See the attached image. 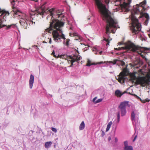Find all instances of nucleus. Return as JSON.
Wrapping results in <instances>:
<instances>
[{"mask_svg": "<svg viewBox=\"0 0 150 150\" xmlns=\"http://www.w3.org/2000/svg\"><path fill=\"white\" fill-rule=\"evenodd\" d=\"M51 97H52V95H51Z\"/></svg>", "mask_w": 150, "mask_h": 150, "instance_id": "5fc2aeb1", "label": "nucleus"}, {"mask_svg": "<svg viewBox=\"0 0 150 150\" xmlns=\"http://www.w3.org/2000/svg\"><path fill=\"white\" fill-rule=\"evenodd\" d=\"M85 125L83 121L82 122L79 127V129L80 130H82L85 127Z\"/></svg>", "mask_w": 150, "mask_h": 150, "instance_id": "2eb2a0df", "label": "nucleus"}, {"mask_svg": "<svg viewBox=\"0 0 150 150\" xmlns=\"http://www.w3.org/2000/svg\"><path fill=\"white\" fill-rule=\"evenodd\" d=\"M94 0L101 17L106 23L105 29L107 38H104V40L107 42L106 46H108L109 45L110 41L112 40L109 35V33H115V32L114 31V29L119 28L120 27L118 25L117 20L112 17L111 13L101 1L100 0ZM104 0L106 4H108L110 1V0Z\"/></svg>", "mask_w": 150, "mask_h": 150, "instance_id": "f257e3e1", "label": "nucleus"}, {"mask_svg": "<svg viewBox=\"0 0 150 150\" xmlns=\"http://www.w3.org/2000/svg\"><path fill=\"white\" fill-rule=\"evenodd\" d=\"M111 53H112L113 54H117L116 53H115L114 52H111Z\"/></svg>", "mask_w": 150, "mask_h": 150, "instance_id": "79ce46f5", "label": "nucleus"}, {"mask_svg": "<svg viewBox=\"0 0 150 150\" xmlns=\"http://www.w3.org/2000/svg\"><path fill=\"white\" fill-rule=\"evenodd\" d=\"M144 40H146V39H144Z\"/></svg>", "mask_w": 150, "mask_h": 150, "instance_id": "8fccbe9b", "label": "nucleus"}, {"mask_svg": "<svg viewBox=\"0 0 150 150\" xmlns=\"http://www.w3.org/2000/svg\"><path fill=\"white\" fill-rule=\"evenodd\" d=\"M52 144L51 142H48L45 143V148H48L50 147Z\"/></svg>", "mask_w": 150, "mask_h": 150, "instance_id": "dca6fc26", "label": "nucleus"}, {"mask_svg": "<svg viewBox=\"0 0 150 150\" xmlns=\"http://www.w3.org/2000/svg\"><path fill=\"white\" fill-rule=\"evenodd\" d=\"M148 65L149 68H148V71L147 73L148 74H150V65L149 64Z\"/></svg>", "mask_w": 150, "mask_h": 150, "instance_id": "c756f323", "label": "nucleus"}, {"mask_svg": "<svg viewBox=\"0 0 150 150\" xmlns=\"http://www.w3.org/2000/svg\"><path fill=\"white\" fill-rule=\"evenodd\" d=\"M13 8L14 9V8L13 7Z\"/></svg>", "mask_w": 150, "mask_h": 150, "instance_id": "864d4df0", "label": "nucleus"}, {"mask_svg": "<svg viewBox=\"0 0 150 150\" xmlns=\"http://www.w3.org/2000/svg\"><path fill=\"white\" fill-rule=\"evenodd\" d=\"M51 54L52 55H53L54 57H60L61 58H63V57L64 56H63V55L59 56V55H58V56L55 55V52L54 51L52 52Z\"/></svg>", "mask_w": 150, "mask_h": 150, "instance_id": "4be33fe9", "label": "nucleus"}, {"mask_svg": "<svg viewBox=\"0 0 150 150\" xmlns=\"http://www.w3.org/2000/svg\"><path fill=\"white\" fill-rule=\"evenodd\" d=\"M44 12L43 11H42L41 12H40L39 13V14L40 15H43V14Z\"/></svg>", "mask_w": 150, "mask_h": 150, "instance_id": "e433bc0d", "label": "nucleus"}, {"mask_svg": "<svg viewBox=\"0 0 150 150\" xmlns=\"http://www.w3.org/2000/svg\"><path fill=\"white\" fill-rule=\"evenodd\" d=\"M128 74V70L127 68H124L123 69L122 71L120 73L117 79L119 82L122 83L125 82V81L128 80L127 77Z\"/></svg>", "mask_w": 150, "mask_h": 150, "instance_id": "423d86ee", "label": "nucleus"}, {"mask_svg": "<svg viewBox=\"0 0 150 150\" xmlns=\"http://www.w3.org/2000/svg\"><path fill=\"white\" fill-rule=\"evenodd\" d=\"M77 33H70V36H76L77 35Z\"/></svg>", "mask_w": 150, "mask_h": 150, "instance_id": "cd10ccee", "label": "nucleus"}, {"mask_svg": "<svg viewBox=\"0 0 150 150\" xmlns=\"http://www.w3.org/2000/svg\"><path fill=\"white\" fill-rule=\"evenodd\" d=\"M77 38H76V40H79V39H80V38H79V37H77Z\"/></svg>", "mask_w": 150, "mask_h": 150, "instance_id": "37998d69", "label": "nucleus"}, {"mask_svg": "<svg viewBox=\"0 0 150 150\" xmlns=\"http://www.w3.org/2000/svg\"><path fill=\"white\" fill-rule=\"evenodd\" d=\"M42 42L43 43H47V42H46V41L45 40V41H43Z\"/></svg>", "mask_w": 150, "mask_h": 150, "instance_id": "a19ab883", "label": "nucleus"}, {"mask_svg": "<svg viewBox=\"0 0 150 150\" xmlns=\"http://www.w3.org/2000/svg\"><path fill=\"white\" fill-rule=\"evenodd\" d=\"M117 123H118L120 121V112H117Z\"/></svg>", "mask_w": 150, "mask_h": 150, "instance_id": "b1692460", "label": "nucleus"}, {"mask_svg": "<svg viewBox=\"0 0 150 150\" xmlns=\"http://www.w3.org/2000/svg\"><path fill=\"white\" fill-rule=\"evenodd\" d=\"M148 35H149V38H150V34H148Z\"/></svg>", "mask_w": 150, "mask_h": 150, "instance_id": "de8ad7c7", "label": "nucleus"}, {"mask_svg": "<svg viewBox=\"0 0 150 150\" xmlns=\"http://www.w3.org/2000/svg\"><path fill=\"white\" fill-rule=\"evenodd\" d=\"M103 52L102 51H100L98 52L99 54H102Z\"/></svg>", "mask_w": 150, "mask_h": 150, "instance_id": "58836bf2", "label": "nucleus"}, {"mask_svg": "<svg viewBox=\"0 0 150 150\" xmlns=\"http://www.w3.org/2000/svg\"><path fill=\"white\" fill-rule=\"evenodd\" d=\"M135 96L137 97V98L140 99V100L141 101V102L143 103H145L146 102H149L150 100L146 99L145 100H142V99L140 98L138 96L136 95Z\"/></svg>", "mask_w": 150, "mask_h": 150, "instance_id": "6ab92c4d", "label": "nucleus"}, {"mask_svg": "<svg viewBox=\"0 0 150 150\" xmlns=\"http://www.w3.org/2000/svg\"><path fill=\"white\" fill-rule=\"evenodd\" d=\"M51 129L52 131L55 133H56L57 132V130L54 127H52Z\"/></svg>", "mask_w": 150, "mask_h": 150, "instance_id": "c85d7f7f", "label": "nucleus"}, {"mask_svg": "<svg viewBox=\"0 0 150 150\" xmlns=\"http://www.w3.org/2000/svg\"><path fill=\"white\" fill-rule=\"evenodd\" d=\"M128 101H124L121 102L119 106V108L120 109H125L126 107L128 105Z\"/></svg>", "mask_w": 150, "mask_h": 150, "instance_id": "9b49d317", "label": "nucleus"}, {"mask_svg": "<svg viewBox=\"0 0 150 150\" xmlns=\"http://www.w3.org/2000/svg\"><path fill=\"white\" fill-rule=\"evenodd\" d=\"M60 12H59L58 11H57V13H60Z\"/></svg>", "mask_w": 150, "mask_h": 150, "instance_id": "49530a36", "label": "nucleus"}, {"mask_svg": "<svg viewBox=\"0 0 150 150\" xmlns=\"http://www.w3.org/2000/svg\"><path fill=\"white\" fill-rule=\"evenodd\" d=\"M131 119L133 121V124L134 125V122L135 120L138 119V115L137 114V111L135 110H133L131 113Z\"/></svg>", "mask_w": 150, "mask_h": 150, "instance_id": "1a4fd4ad", "label": "nucleus"}, {"mask_svg": "<svg viewBox=\"0 0 150 150\" xmlns=\"http://www.w3.org/2000/svg\"><path fill=\"white\" fill-rule=\"evenodd\" d=\"M31 22H32L33 23V21H31Z\"/></svg>", "mask_w": 150, "mask_h": 150, "instance_id": "603ef678", "label": "nucleus"}, {"mask_svg": "<svg viewBox=\"0 0 150 150\" xmlns=\"http://www.w3.org/2000/svg\"><path fill=\"white\" fill-rule=\"evenodd\" d=\"M92 50L93 52H94V51L95 52H94V53L96 54H98V51L99 50V48L98 47H96L94 48Z\"/></svg>", "mask_w": 150, "mask_h": 150, "instance_id": "aec40b11", "label": "nucleus"}, {"mask_svg": "<svg viewBox=\"0 0 150 150\" xmlns=\"http://www.w3.org/2000/svg\"><path fill=\"white\" fill-rule=\"evenodd\" d=\"M137 135H136L135 136L134 139H133V142H134L135 141L136 139L137 138Z\"/></svg>", "mask_w": 150, "mask_h": 150, "instance_id": "c9c22d12", "label": "nucleus"}, {"mask_svg": "<svg viewBox=\"0 0 150 150\" xmlns=\"http://www.w3.org/2000/svg\"><path fill=\"white\" fill-rule=\"evenodd\" d=\"M110 139H111V138H110V137H109L108 138V140H109V141L110 140Z\"/></svg>", "mask_w": 150, "mask_h": 150, "instance_id": "c03bdc74", "label": "nucleus"}, {"mask_svg": "<svg viewBox=\"0 0 150 150\" xmlns=\"http://www.w3.org/2000/svg\"><path fill=\"white\" fill-rule=\"evenodd\" d=\"M115 94L118 97H120L122 95V92L119 90H117L115 91Z\"/></svg>", "mask_w": 150, "mask_h": 150, "instance_id": "ddd939ff", "label": "nucleus"}, {"mask_svg": "<svg viewBox=\"0 0 150 150\" xmlns=\"http://www.w3.org/2000/svg\"><path fill=\"white\" fill-rule=\"evenodd\" d=\"M13 11L14 13L15 14L18 15L19 16H20L19 14V13H20L18 11H16V9H13Z\"/></svg>", "mask_w": 150, "mask_h": 150, "instance_id": "393cba45", "label": "nucleus"}, {"mask_svg": "<svg viewBox=\"0 0 150 150\" xmlns=\"http://www.w3.org/2000/svg\"><path fill=\"white\" fill-rule=\"evenodd\" d=\"M102 100H103L102 99H101V98L99 99L96 101V102H95V103H98L102 101Z\"/></svg>", "mask_w": 150, "mask_h": 150, "instance_id": "a878e982", "label": "nucleus"}, {"mask_svg": "<svg viewBox=\"0 0 150 150\" xmlns=\"http://www.w3.org/2000/svg\"><path fill=\"white\" fill-rule=\"evenodd\" d=\"M117 141H118L117 139V137H115V142L117 143Z\"/></svg>", "mask_w": 150, "mask_h": 150, "instance_id": "f704fd0d", "label": "nucleus"}, {"mask_svg": "<svg viewBox=\"0 0 150 150\" xmlns=\"http://www.w3.org/2000/svg\"><path fill=\"white\" fill-rule=\"evenodd\" d=\"M97 98V97H95L94 98H93V101L94 103H95V102L96 101L95 100Z\"/></svg>", "mask_w": 150, "mask_h": 150, "instance_id": "473e14b6", "label": "nucleus"}, {"mask_svg": "<svg viewBox=\"0 0 150 150\" xmlns=\"http://www.w3.org/2000/svg\"><path fill=\"white\" fill-rule=\"evenodd\" d=\"M119 43L120 44H119V45H121V43Z\"/></svg>", "mask_w": 150, "mask_h": 150, "instance_id": "3c124183", "label": "nucleus"}, {"mask_svg": "<svg viewBox=\"0 0 150 150\" xmlns=\"http://www.w3.org/2000/svg\"><path fill=\"white\" fill-rule=\"evenodd\" d=\"M146 0H144L139 4L134 6L133 10L131 12L132 26L131 29L133 33L136 34L141 30V25L139 22L138 20L134 15L139 14L140 18H142L144 21V25H147L150 19L149 16L147 13L144 12L146 10L144 6L146 4Z\"/></svg>", "mask_w": 150, "mask_h": 150, "instance_id": "7ed1b4c3", "label": "nucleus"}, {"mask_svg": "<svg viewBox=\"0 0 150 150\" xmlns=\"http://www.w3.org/2000/svg\"><path fill=\"white\" fill-rule=\"evenodd\" d=\"M51 16H52L51 21L50 22V26L49 28L46 29V31L42 35L43 39H44L47 42L49 41V38L48 37V34L47 32L51 33L52 31L54 40L57 42H59L61 41V39L63 38L64 40L66 39L64 35L62 33V28L64 26V23L60 21L59 20L55 18L57 16L58 18L63 16L61 13L57 14L56 15L54 9L50 10Z\"/></svg>", "mask_w": 150, "mask_h": 150, "instance_id": "f03ea898", "label": "nucleus"}, {"mask_svg": "<svg viewBox=\"0 0 150 150\" xmlns=\"http://www.w3.org/2000/svg\"><path fill=\"white\" fill-rule=\"evenodd\" d=\"M101 131L102 132V134H101V135L102 137H103L105 134V132L103 131L102 130H101Z\"/></svg>", "mask_w": 150, "mask_h": 150, "instance_id": "7c9ffc66", "label": "nucleus"}, {"mask_svg": "<svg viewBox=\"0 0 150 150\" xmlns=\"http://www.w3.org/2000/svg\"><path fill=\"white\" fill-rule=\"evenodd\" d=\"M34 76L32 74H30L29 81V87L30 89H31L32 88L34 83Z\"/></svg>", "mask_w": 150, "mask_h": 150, "instance_id": "f8f14e48", "label": "nucleus"}, {"mask_svg": "<svg viewBox=\"0 0 150 150\" xmlns=\"http://www.w3.org/2000/svg\"><path fill=\"white\" fill-rule=\"evenodd\" d=\"M125 46L121 47H119L118 48H115L114 49L117 50H120L121 49H125L127 52L131 53V52H137L140 54L141 56L145 60L147 61L148 60L144 53H147L150 51V48L146 47H143L138 46L134 45L133 43L130 41H128L125 44Z\"/></svg>", "mask_w": 150, "mask_h": 150, "instance_id": "20e7f679", "label": "nucleus"}, {"mask_svg": "<svg viewBox=\"0 0 150 150\" xmlns=\"http://www.w3.org/2000/svg\"><path fill=\"white\" fill-rule=\"evenodd\" d=\"M108 63L111 65H112L116 64L118 66L121 65L122 66H125V62L123 61L117 59H114L113 61H105L104 62H100L96 63H92L91 61L88 59L87 63L86 66L90 67L92 65H96L104 63L107 64Z\"/></svg>", "mask_w": 150, "mask_h": 150, "instance_id": "39448f33", "label": "nucleus"}, {"mask_svg": "<svg viewBox=\"0 0 150 150\" xmlns=\"http://www.w3.org/2000/svg\"><path fill=\"white\" fill-rule=\"evenodd\" d=\"M121 116H123L125 115L126 113V109H120Z\"/></svg>", "mask_w": 150, "mask_h": 150, "instance_id": "f3484780", "label": "nucleus"}, {"mask_svg": "<svg viewBox=\"0 0 150 150\" xmlns=\"http://www.w3.org/2000/svg\"><path fill=\"white\" fill-rule=\"evenodd\" d=\"M124 144L125 146L124 147H126L128 146V141H126L124 142Z\"/></svg>", "mask_w": 150, "mask_h": 150, "instance_id": "bb28decb", "label": "nucleus"}, {"mask_svg": "<svg viewBox=\"0 0 150 150\" xmlns=\"http://www.w3.org/2000/svg\"><path fill=\"white\" fill-rule=\"evenodd\" d=\"M9 12H7L6 13V15H9Z\"/></svg>", "mask_w": 150, "mask_h": 150, "instance_id": "ea45409f", "label": "nucleus"}, {"mask_svg": "<svg viewBox=\"0 0 150 150\" xmlns=\"http://www.w3.org/2000/svg\"><path fill=\"white\" fill-rule=\"evenodd\" d=\"M147 8V9H149V6H148Z\"/></svg>", "mask_w": 150, "mask_h": 150, "instance_id": "a18cd8bd", "label": "nucleus"}, {"mask_svg": "<svg viewBox=\"0 0 150 150\" xmlns=\"http://www.w3.org/2000/svg\"><path fill=\"white\" fill-rule=\"evenodd\" d=\"M49 43H50V44L52 43V40H51V38H49Z\"/></svg>", "mask_w": 150, "mask_h": 150, "instance_id": "72a5a7b5", "label": "nucleus"}, {"mask_svg": "<svg viewBox=\"0 0 150 150\" xmlns=\"http://www.w3.org/2000/svg\"><path fill=\"white\" fill-rule=\"evenodd\" d=\"M112 124V121H110L109 122L107 125V127L106 129V132H108Z\"/></svg>", "mask_w": 150, "mask_h": 150, "instance_id": "a211bd4d", "label": "nucleus"}, {"mask_svg": "<svg viewBox=\"0 0 150 150\" xmlns=\"http://www.w3.org/2000/svg\"><path fill=\"white\" fill-rule=\"evenodd\" d=\"M70 41V40L69 39H67L66 40V42L65 41L63 42V43L64 44H65L67 46H68L69 45V42Z\"/></svg>", "mask_w": 150, "mask_h": 150, "instance_id": "5701e85b", "label": "nucleus"}, {"mask_svg": "<svg viewBox=\"0 0 150 150\" xmlns=\"http://www.w3.org/2000/svg\"><path fill=\"white\" fill-rule=\"evenodd\" d=\"M137 67V68H138L139 67L138 66H137V67Z\"/></svg>", "mask_w": 150, "mask_h": 150, "instance_id": "09e8293b", "label": "nucleus"}, {"mask_svg": "<svg viewBox=\"0 0 150 150\" xmlns=\"http://www.w3.org/2000/svg\"><path fill=\"white\" fill-rule=\"evenodd\" d=\"M70 59H71V64L69 67H71L74 65V62H78L81 59V57L79 55H74L70 57Z\"/></svg>", "mask_w": 150, "mask_h": 150, "instance_id": "6e6552de", "label": "nucleus"}, {"mask_svg": "<svg viewBox=\"0 0 150 150\" xmlns=\"http://www.w3.org/2000/svg\"><path fill=\"white\" fill-rule=\"evenodd\" d=\"M124 150H133V148L131 146H128L126 147H124Z\"/></svg>", "mask_w": 150, "mask_h": 150, "instance_id": "412c9836", "label": "nucleus"}, {"mask_svg": "<svg viewBox=\"0 0 150 150\" xmlns=\"http://www.w3.org/2000/svg\"><path fill=\"white\" fill-rule=\"evenodd\" d=\"M127 93V92L126 91H124V92L123 93H122V95H123L125 93Z\"/></svg>", "mask_w": 150, "mask_h": 150, "instance_id": "4c0bfd02", "label": "nucleus"}, {"mask_svg": "<svg viewBox=\"0 0 150 150\" xmlns=\"http://www.w3.org/2000/svg\"><path fill=\"white\" fill-rule=\"evenodd\" d=\"M142 65L141 62L140 60H138L135 61L133 64V66L135 67L136 66H140Z\"/></svg>", "mask_w": 150, "mask_h": 150, "instance_id": "4468645a", "label": "nucleus"}, {"mask_svg": "<svg viewBox=\"0 0 150 150\" xmlns=\"http://www.w3.org/2000/svg\"><path fill=\"white\" fill-rule=\"evenodd\" d=\"M125 0H117V1L119 2V5H120L122 10H125L126 11H129L128 8L129 7V4L126 3Z\"/></svg>", "mask_w": 150, "mask_h": 150, "instance_id": "0eeeda50", "label": "nucleus"}, {"mask_svg": "<svg viewBox=\"0 0 150 150\" xmlns=\"http://www.w3.org/2000/svg\"><path fill=\"white\" fill-rule=\"evenodd\" d=\"M28 21L27 19L21 18L20 21V23L23 27L25 29H26L28 27L27 22Z\"/></svg>", "mask_w": 150, "mask_h": 150, "instance_id": "9d476101", "label": "nucleus"}, {"mask_svg": "<svg viewBox=\"0 0 150 150\" xmlns=\"http://www.w3.org/2000/svg\"><path fill=\"white\" fill-rule=\"evenodd\" d=\"M15 2V1L14 0H13L11 2V4L13 5V6L14 5V3Z\"/></svg>", "mask_w": 150, "mask_h": 150, "instance_id": "2f4dec72", "label": "nucleus"}]
</instances>
